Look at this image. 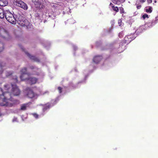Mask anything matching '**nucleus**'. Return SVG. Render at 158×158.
<instances>
[{
  "instance_id": "obj_3",
  "label": "nucleus",
  "mask_w": 158,
  "mask_h": 158,
  "mask_svg": "<svg viewBox=\"0 0 158 158\" xmlns=\"http://www.w3.org/2000/svg\"><path fill=\"white\" fill-rule=\"evenodd\" d=\"M10 86L8 84L4 85L5 89L8 91V93L10 94L9 95H8V99L9 98L11 97V95H13L15 96H17L19 95L20 93V91L17 86L14 84H11V88L10 87Z\"/></svg>"
},
{
  "instance_id": "obj_31",
  "label": "nucleus",
  "mask_w": 158,
  "mask_h": 158,
  "mask_svg": "<svg viewBox=\"0 0 158 158\" xmlns=\"http://www.w3.org/2000/svg\"><path fill=\"white\" fill-rule=\"evenodd\" d=\"M118 1L119 2V3H120V4L121 3L124 2H125V0H118Z\"/></svg>"
},
{
  "instance_id": "obj_5",
  "label": "nucleus",
  "mask_w": 158,
  "mask_h": 158,
  "mask_svg": "<svg viewBox=\"0 0 158 158\" xmlns=\"http://www.w3.org/2000/svg\"><path fill=\"white\" fill-rule=\"evenodd\" d=\"M5 16L9 22L13 24H15L17 20V18H15L13 14L8 10L5 11Z\"/></svg>"
},
{
  "instance_id": "obj_30",
  "label": "nucleus",
  "mask_w": 158,
  "mask_h": 158,
  "mask_svg": "<svg viewBox=\"0 0 158 158\" xmlns=\"http://www.w3.org/2000/svg\"><path fill=\"white\" fill-rule=\"evenodd\" d=\"M14 79L15 82H17L18 81L17 77L15 76V77L13 78Z\"/></svg>"
},
{
  "instance_id": "obj_24",
  "label": "nucleus",
  "mask_w": 158,
  "mask_h": 158,
  "mask_svg": "<svg viewBox=\"0 0 158 158\" xmlns=\"http://www.w3.org/2000/svg\"><path fill=\"white\" fill-rule=\"evenodd\" d=\"M119 9L120 10V12L121 14L124 13L123 8L122 7H120L119 8Z\"/></svg>"
},
{
  "instance_id": "obj_37",
  "label": "nucleus",
  "mask_w": 158,
  "mask_h": 158,
  "mask_svg": "<svg viewBox=\"0 0 158 158\" xmlns=\"http://www.w3.org/2000/svg\"><path fill=\"white\" fill-rule=\"evenodd\" d=\"M31 69H33V66L31 67Z\"/></svg>"
},
{
  "instance_id": "obj_15",
  "label": "nucleus",
  "mask_w": 158,
  "mask_h": 158,
  "mask_svg": "<svg viewBox=\"0 0 158 158\" xmlns=\"http://www.w3.org/2000/svg\"><path fill=\"white\" fill-rule=\"evenodd\" d=\"M8 4L7 0H0V6H4Z\"/></svg>"
},
{
  "instance_id": "obj_22",
  "label": "nucleus",
  "mask_w": 158,
  "mask_h": 158,
  "mask_svg": "<svg viewBox=\"0 0 158 158\" xmlns=\"http://www.w3.org/2000/svg\"><path fill=\"white\" fill-rule=\"evenodd\" d=\"M113 9L114 11H116V12H118L119 11V9L117 6H112Z\"/></svg>"
},
{
  "instance_id": "obj_20",
  "label": "nucleus",
  "mask_w": 158,
  "mask_h": 158,
  "mask_svg": "<svg viewBox=\"0 0 158 158\" xmlns=\"http://www.w3.org/2000/svg\"><path fill=\"white\" fill-rule=\"evenodd\" d=\"M142 27H139V29H137L135 31V32L136 33V34L138 33L139 32V33L141 32L142 31Z\"/></svg>"
},
{
  "instance_id": "obj_13",
  "label": "nucleus",
  "mask_w": 158,
  "mask_h": 158,
  "mask_svg": "<svg viewBox=\"0 0 158 158\" xmlns=\"http://www.w3.org/2000/svg\"><path fill=\"white\" fill-rule=\"evenodd\" d=\"M27 55L31 60H32L35 61H38L39 59L35 56L31 55L29 53L27 52H26Z\"/></svg>"
},
{
  "instance_id": "obj_14",
  "label": "nucleus",
  "mask_w": 158,
  "mask_h": 158,
  "mask_svg": "<svg viewBox=\"0 0 158 158\" xmlns=\"http://www.w3.org/2000/svg\"><path fill=\"white\" fill-rule=\"evenodd\" d=\"M31 104V102H29L22 105L21 106V110H26V108L28 107Z\"/></svg>"
},
{
  "instance_id": "obj_16",
  "label": "nucleus",
  "mask_w": 158,
  "mask_h": 158,
  "mask_svg": "<svg viewBox=\"0 0 158 158\" xmlns=\"http://www.w3.org/2000/svg\"><path fill=\"white\" fill-rule=\"evenodd\" d=\"M144 10L147 13H151L152 11V8L150 6H147L145 8Z\"/></svg>"
},
{
  "instance_id": "obj_2",
  "label": "nucleus",
  "mask_w": 158,
  "mask_h": 158,
  "mask_svg": "<svg viewBox=\"0 0 158 158\" xmlns=\"http://www.w3.org/2000/svg\"><path fill=\"white\" fill-rule=\"evenodd\" d=\"M21 75L20 77L21 81H26L30 84L36 83L37 79L32 77H30V75L27 73V69L26 68L21 70Z\"/></svg>"
},
{
  "instance_id": "obj_33",
  "label": "nucleus",
  "mask_w": 158,
  "mask_h": 158,
  "mask_svg": "<svg viewBox=\"0 0 158 158\" xmlns=\"http://www.w3.org/2000/svg\"><path fill=\"white\" fill-rule=\"evenodd\" d=\"M123 32H121L119 34V36L120 38L122 37V36L123 34Z\"/></svg>"
},
{
  "instance_id": "obj_18",
  "label": "nucleus",
  "mask_w": 158,
  "mask_h": 158,
  "mask_svg": "<svg viewBox=\"0 0 158 158\" xmlns=\"http://www.w3.org/2000/svg\"><path fill=\"white\" fill-rule=\"evenodd\" d=\"M53 104L51 105L49 103H47L43 108V111H44L48 109H49L50 107L53 106Z\"/></svg>"
},
{
  "instance_id": "obj_28",
  "label": "nucleus",
  "mask_w": 158,
  "mask_h": 158,
  "mask_svg": "<svg viewBox=\"0 0 158 158\" xmlns=\"http://www.w3.org/2000/svg\"><path fill=\"white\" fill-rule=\"evenodd\" d=\"M3 72V69L2 66L0 64V73H2Z\"/></svg>"
},
{
  "instance_id": "obj_17",
  "label": "nucleus",
  "mask_w": 158,
  "mask_h": 158,
  "mask_svg": "<svg viewBox=\"0 0 158 158\" xmlns=\"http://www.w3.org/2000/svg\"><path fill=\"white\" fill-rule=\"evenodd\" d=\"M2 8H0V18L2 19L5 16V11Z\"/></svg>"
},
{
  "instance_id": "obj_6",
  "label": "nucleus",
  "mask_w": 158,
  "mask_h": 158,
  "mask_svg": "<svg viewBox=\"0 0 158 158\" xmlns=\"http://www.w3.org/2000/svg\"><path fill=\"white\" fill-rule=\"evenodd\" d=\"M13 3L15 5L20 7L24 10H27L28 9L27 5L21 0H14Z\"/></svg>"
},
{
  "instance_id": "obj_11",
  "label": "nucleus",
  "mask_w": 158,
  "mask_h": 158,
  "mask_svg": "<svg viewBox=\"0 0 158 158\" xmlns=\"http://www.w3.org/2000/svg\"><path fill=\"white\" fill-rule=\"evenodd\" d=\"M146 0H137L135 3V5L136 6V7L137 9H140L141 6V3H143L146 1Z\"/></svg>"
},
{
  "instance_id": "obj_36",
  "label": "nucleus",
  "mask_w": 158,
  "mask_h": 158,
  "mask_svg": "<svg viewBox=\"0 0 158 158\" xmlns=\"http://www.w3.org/2000/svg\"><path fill=\"white\" fill-rule=\"evenodd\" d=\"M74 50H76L77 49V47L75 46V45H73V46Z\"/></svg>"
},
{
  "instance_id": "obj_26",
  "label": "nucleus",
  "mask_w": 158,
  "mask_h": 158,
  "mask_svg": "<svg viewBox=\"0 0 158 158\" xmlns=\"http://www.w3.org/2000/svg\"><path fill=\"white\" fill-rule=\"evenodd\" d=\"M13 122H18V121L17 118L14 117L12 120Z\"/></svg>"
},
{
  "instance_id": "obj_10",
  "label": "nucleus",
  "mask_w": 158,
  "mask_h": 158,
  "mask_svg": "<svg viewBox=\"0 0 158 158\" xmlns=\"http://www.w3.org/2000/svg\"><path fill=\"white\" fill-rule=\"evenodd\" d=\"M158 21V17H156V20L154 21H152V22L147 23L145 24V27H148L151 28Z\"/></svg>"
},
{
  "instance_id": "obj_19",
  "label": "nucleus",
  "mask_w": 158,
  "mask_h": 158,
  "mask_svg": "<svg viewBox=\"0 0 158 158\" xmlns=\"http://www.w3.org/2000/svg\"><path fill=\"white\" fill-rule=\"evenodd\" d=\"M148 15L146 14H144L142 15L141 18L144 20L146 18L148 19Z\"/></svg>"
},
{
  "instance_id": "obj_25",
  "label": "nucleus",
  "mask_w": 158,
  "mask_h": 158,
  "mask_svg": "<svg viewBox=\"0 0 158 158\" xmlns=\"http://www.w3.org/2000/svg\"><path fill=\"white\" fill-rule=\"evenodd\" d=\"M113 2L115 4H118V5H119V4H120V3H119V2H118V0H114L113 1Z\"/></svg>"
},
{
  "instance_id": "obj_9",
  "label": "nucleus",
  "mask_w": 158,
  "mask_h": 158,
  "mask_svg": "<svg viewBox=\"0 0 158 158\" xmlns=\"http://www.w3.org/2000/svg\"><path fill=\"white\" fill-rule=\"evenodd\" d=\"M135 34H131L125 36L124 38V42L125 43L128 44L135 38Z\"/></svg>"
},
{
  "instance_id": "obj_29",
  "label": "nucleus",
  "mask_w": 158,
  "mask_h": 158,
  "mask_svg": "<svg viewBox=\"0 0 158 158\" xmlns=\"http://www.w3.org/2000/svg\"><path fill=\"white\" fill-rule=\"evenodd\" d=\"M71 23H73L75 22V20H74L73 19H71L69 20V21Z\"/></svg>"
},
{
  "instance_id": "obj_35",
  "label": "nucleus",
  "mask_w": 158,
  "mask_h": 158,
  "mask_svg": "<svg viewBox=\"0 0 158 158\" xmlns=\"http://www.w3.org/2000/svg\"><path fill=\"white\" fill-rule=\"evenodd\" d=\"M121 22V20L120 19H119L118 21V23L119 24V26L121 25V24H120V23Z\"/></svg>"
},
{
  "instance_id": "obj_23",
  "label": "nucleus",
  "mask_w": 158,
  "mask_h": 158,
  "mask_svg": "<svg viewBox=\"0 0 158 158\" xmlns=\"http://www.w3.org/2000/svg\"><path fill=\"white\" fill-rule=\"evenodd\" d=\"M5 74H6V76L8 77L12 74V72H10V71H9V72L6 71L5 73Z\"/></svg>"
},
{
  "instance_id": "obj_34",
  "label": "nucleus",
  "mask_w": 158,
  "mask_h": 158,
  "mask_svg": "<svg viewBox=\"0 0 158 158\" xmlns=\"http://www.w3.org/2000/svg\"><path fill=\"white\" fill-rule=\"evenodd\" d=\"M147 2L149 3H151L152 2V0H147Z\"/></svg>"
},
{
  "instance_id": "obj_32",
  "label": "nucleus",
  "mask_w": 158,
  "mask_h": 158,
  "mask_svg": "<svg viewBox=\"0 0 158 158\" xmlns=\"http://www.w3.org/2000/svg\"><path fill=\"white\" fill-rule=\"evenodd\" d=\"M58 89L59 90V93H61V89H62V88H61V87H58Z\"/></svg>"
},
{
  "instance_id": "obj_38",
  "label": "nucleus",
  "mask_w": 158,
  "mask_h": 158,
  "mask_svg": "<svg viewBox=\"0 0 158 158\" xmlns=\"http://www.w3.org/2000/svg\"><path fill=\"white\" fill-rule=\"evenodd\" d=\"M112 5L111 3H110V5Z\"/></svg>"
},
{
  "instance_id": "obj_4",
  "label": "nucleus",
  "mask_w": 158,
  "mask_h": 158,
  "mask_svg": "<svg viewBox=\"0 0 158 158\" xmlns=\"http://www.w3.org/2000/svg\"><path fill=\"white\" fill-rule=\"evenodd\" d=\"M36 94H35L33 91L31 89H30L27 91V95L30 98H33L34 99H36L38 96L40 95H43L48 93V91L43 92L40 89H39L35 91Z\"/></svg>"
},
{
  "instance_id": "obj_27",
  "label": "nucleus",
  "mask_w": 158,
  "mask_h": 158,
  "mask_svg": "<svg viewBox=\"0 0 158 158\" xmlns=\"http://www.w3.org/2000/svg\"><path fill=\"white\" fill-rule=\"evenodd\" d=\"M32 114L34 116V117H35L36 118H38V115L37 114L35 113H33Z\"/></svg>"
},
{
  "instance_id": "obj_39",
  "label": "nucleus",
  "mask_w": 158,
  "mask_h": 158,
  "mask_svg": "<svg viewBox=\"0 0 158 158\" xmlns=\"http://www.w3.org/2000/svg\"><path fill=\"white\" fill-rule=\"evenodd\" d=\"M155 2L156 3V1H155Z\"/></svg>"
},
{
  "instance_id": "obj_1",
  "label": "nucleus",
  "mask_w": 158,
  "mask_h": 158,
  "mask_svg": "<svg viewBox=\"0 0 158 158\" xmlns=\"http://www.w3.org/2000/svg\"><path fill=\"white\" fill-rule=\"evenodd\" d=\"M8 91L3 92L0 88V105L2 106H12L15 104V101L11 99H8V95H10Z\"/></svg>"
},
{
  "instance_id": "obj_12",
  "label": "nucleus",
  "mask_w": 158,
  "mask_h": 158,
  "mask_svg": "<svg viewBox=\"0 0 158 158\" xmlns=\"http://www.w3.org/2000/svg\"><path fill=\"white\" fill-rule=\"evenodd\" d=\"M102 58L101 56H96L94 58L93 61L95 63L97 64L101 60Z\"/></svg>"
},
{
  "instance_id": "obj_8",
  "label": "nucleus",
  "mask_w": 158,
  "mask_h": 158,
  "mask_svg": "<svg viewBox=\"0 0 158 158\" xmlns=\"http://www.w3.org/2000/svg\"><path fill=\"white\" fill-rule=\"evenodd\" d=\"M19 24L22 26H27V20L24 18L22 16H20L17 18V20H16Z\"/></svg>"
},
{
  "instance_id": "obj_7",
  "label": "nucleus",
  "mask_w": 158,
  "mask_h": 158,
  "mask_svg": "<svg viewBox=\"0 0 158 158\" xmlns=\"http://www.w3.org/2000/svg\"><path fill=\"white\" fill-rule=\"evenodd\" d=\"M32 4L37 10L41 9L44 8V7L41 0H32Z\"/></svg>"
},
{
  "instance_id": "obj_21",
  "label": "nucleus",
  "mask_w": 158,
  "mask_h": 158,
  "mask_svg": "<svg viewBox=\"0 0 158 158\" xmlns=\"http://www.w3.org/2000/svg\"><path fill=\"white\" fill-rule=\"evenodd\" d=\"M3 44L1 42H0V52H2L3 50Z\"/></svg>"
}]
</instances>
